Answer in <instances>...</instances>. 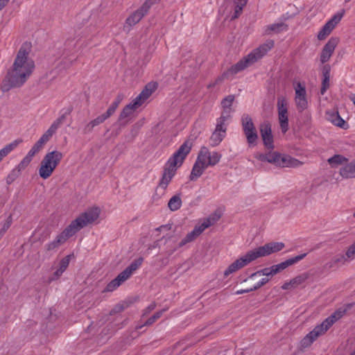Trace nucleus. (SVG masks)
Returning a JSON list of instances; mask_svg holds the SVG:
<instances>
[{
    "instance_id": "c9c22d12",
    "label": "nucleus",
    "mask_w": 355,
    "mask_h": 355,
    "mask_svg": "<svg viewBox=\"0 0 355 355\" xmlns=\"http://www.w3.org/2000/svg\"><path fill=\"white\" fill-rule=\"evenodd\" d=\"M234 100V95H229L223 98L221 101V105L223 110L231 111V106Z\"/></svg>"
},
{
    "instance_id": "e433bc0d",
    "label": "nucleus",
    "mask_w": 355,
    "mask_h": 355,
    "mask_svg": "<svg viewBox=\"0 0 355 355\" xmlns=\"http://www.w3.org/2000/svg\"><path fill=\"white\" fill-rule=\"evenodd\" d=\"M309 277L308 274L303 273L300 275H298L295 277V278L292 279L291 284H293V287H296L300 284H302L303 282H304Z\"/></svg>"
},
{
    "instance_id": "20e7f679",
    "label": "nucleus",
    "mask_w": 355,
    "mask_h": 355,
    "mask_svg": "<svg viewBox=\"0 0 355 355\" xmlns=\"http://www.w3.org/2000/svg\"><path fill=\"white\" fill-rule=\"evenodd\" d=\"M306 254L307 253H303L288 259L280 263L273 265L269 268H265L263 269L259 270L252 273L248 278L244 279L243 282L247 283L250 288H252L253 286L256 284V282L259 280V278L262 277V275L274 276L288 266H292L302 260L306 256Z\"/></svg>"
},
{
    "instance_id": "7c9ffc66",
    "label": "nucleus",
    "mask_w": 355,
    "mask_h": 355,
    "mask_svg": "<svg viewBox=\"0 0 355 355\" xmlns=\"http://www.w3.org/2000/svg\"><path fill=\"white\" fill-rule=\"evenodd\" d=\"M278 119L282 132H286L288 130V113L278 114Z\"/></svg>"
},
{
    "instance_id": "49530a36",
    "label": "nucleus",
    "mask_w": 355,
    "mask_h": 355,
    "mask_svg": "<svg viewBox=\"0 0 355 355\" xmlns=\"http://www.w3.org/2000/svg\"><path fill=\"white\" fill-rule=\"evenodd\" d=\"M165 310L163 309L154 313L150 318H149L146 321L145 324L151 325L152 324H153L157 320H158L162 315V313Z\"/></svg>"
},
{
    "instance_id": "4468645a",
    "label": "nucleus",
    "mask_w": 355,
    "mask_h": 355,
    "mask_svg": "<svg viewBox=\"0 0 355 355\" xmlns=\"http://www.w3.org/2000/svg\"><path fill=\"white\" fill-rule=\"evenodd\" d=\"M284 248V243L282 242L268 243L263 246L257 248L260 257L279 252Z\"/></svg>"
},
{
    "instance_id": "680f3d73",
    "label": "nucleus",
    "mask_w": 355,
    "mask_h": 355,
    "mask_svg": "<svg viewBox=\"0 0 355 355\" xmlns=\"http://www.w3.org/2000/svg\"><path fill=\"white\" fill-rule=\"evenodd\" d=\"M119 286L115 282L114 279H112L105 287L104 291L105 292H112L114 291Z\"/></svg>"
},
{
    "instance_id": "a878e982",
    "label": "nucleus",
    "mask_w": 355,
    "mask_h": 355,
    "mask_svg": "<svg viewBox=\"0 0 355 355\" xmlns=\"http://www.w3.org/2000/svg\"><path fill=\"white\" fill-rule=\"evenodd\" d=\"M284 162V156L282 157L279 153L276 152L268 153V162L282 166V164L285 163Z\"/></svg>"
},
{
    "instance_id": "7ed1b4c3",
    "label": "nucleus",
    "mask_w": 355,
    "mask_h": 355,
    "mask_svg": "<svg viewBox=\"0 0 355 355\" xmlns=\"http://www.w3.org/2000/svg\"><path fill=\"white\" fill-rule=\"evenodd\" d=\"M274 44L273 40H267L264 44L253 50L250 53L244 57L242 60H239L236 64L232 66L225 73H223V76H226L229 74H236L238 72L243 71L248 66L254 64L264 56L274 46Z\"/></svg>"
},
{
    "instance_id": "69168bd1",
    "label": "nucleus",
    "mask_w": 355,
    "mask_h": 355,
    "mask_svg": "<svg viewBox=\"0 0 355 355\" xmlns=\"http://www.w3.org/2000/svg\"><path fill=\"white\" fill-rule=\"evenodd\" d=\"M330 33H329L323 27L320 31L318 34V39L319 40H324L327 36H328Z\"/></svg>"
},
{
    "instance_id": "9d476101",
    "label": "nucleus",
    "mask_w": 355,
    "mask_h": 355,
    "mask_svg": "<svg viewBox=\"0 0 355 355\" xmlns=\"http://www.w3.org/2000/svg\"><path fill=\"white\" fill-rule=\"evenodd\" d=\"M74 231L72 230L69 225L57 236L55 239L45 245L46 251H53L56 250L60 245L63 244L69 238L74 235Z\"/></svg>"
},
{
    "instance_id": "f8f14e48",
    "label": "nucleus",
    "mask_w": 355,
    "mask_h": 355,
    "mask_svg": "<svg viewBox=\"0 0 355 355\" xmlns=\"http://www.w3.org/2000/svg\"><path fill=\"white\" fill-rule=\"evenodd\" d=\"M338 42V37H331L324 46L320 54V62L322 64L327 62L330 59Z\"/></svg>"
},
{
    "instance_id": "a18cd8bd",
    "label": "nucleus",
    "mask_w": 355,
    "mask_h": 355,
    "mask_svg": "<svg viewBox=\"0 0 355 355\" xmlns=\"http://www.w3.org/2000/svg\"><path fill=\"white\" fill-rule=\"evenodd\" d=\"M12 223V216L10 215L5 223L3 224L2 227L0 229V239L2 238L5 232L8 230Z\"/></svg>"
},
{
    "instance_id": "6e6d98bb",
    "label": "nucleus",
    "mask_w": 355,
    "mask_h": 355,
    "mask_svg": "<svg viewBox=\"0 0 355 355\" xmlns=\"http://www.w3.org/2000/svg\"><path fill=\"white\" fill-rule=\"evenodd\" d=\"M40 151V150L38 148V147L33 145L31 149L28 151V154L26 155V157L31 162L33 157Z\"/></svg>"
},
{
    "instance_id": "3c124183",
    "label": "nucleus",
    "mask_w": 355,
    "mask_h": 355,
    "mask_svg": "<svg viewBox=\"0 0 355 355\" xmlns=\"http://www.w3.org/2000/svg\"><path fill=\"white\" fill-rule=\"evenodd\" d=\"M31 162L26 157L19 162V164L15 167L19 172L24 171Z\"/></svg>"
},
{
    "instance_id": "338daca9",
    "label": "nucleus",
    "mask_w": 355,
    "mask_h": 355,
    "mask_svg": "<svg viewBox=\"0 0 355 355\" xmlns=\"http://www.w3.org/2000/svg\"><path fill=\"white\" fill-rule=\"evenodd\" d=\"M331 67L329 64H325L322 67V76L330 77Z\"/></svg>"
},
{
    "instance_id": "6ab92c4d",
    "label": "nucleus",
    "mask_w": 355,
    "mask_h": 355,
    "mask_svg": "<svg viewBox=\"0 0 355 355\" xmlns=\"http://www.w3.org/2000/svg\"><path fill=\"white\" fill-rule=\"evenodd\" d=\"M227 127H222L221 125H216L214 132L212 133L209 141L213 147L218 146L224 139Z\"/></svg>"
},
{
    "instance_id": "f3484780",
    "label": "nucleus",
    "mask_w": 355,
    "mask_h": 355,
    "mask_svg": "<svg viewBox=\"0 0 355 355\" xmlns=\"http://www.w3.org/2000/svg\"><path fill=\"white\" fill-rule=\"evenodd\" d=\"M349 262L345 254H340L334 257L331 261L323 266V270L325 271L336 270L340 266Z\"/></svg>"
},
{
    "instance_id": "4be33fe9",
    "label": "nucleus",
    "mask_w": 355,
    "mask_h": 355,
    "mask_svg": "<svg viewBox=\"0 0 355 355\" xmlns=\"http://www.w3.org/2000/svg\"><path fill=\"white\" fill-rule=\"evenodd\" d=\"M108 117L105 115V113L98 116L96 119L89 121L84 128L83 133L89 134L93 131L94 127L103 123L105 120H107Z\"/></svg>"
},
{
    "instance_id": "f03ea898",
    "label": "nucleus",
    "mask_w": 355,
    "mask_h": 355,
    "mask_svg": "<svg viewBox=\"0 0 355 355\" xmlns=\"http://www.w3.org/2000/svg\"><path fill=\"white\" fill-rule=\"evenodd\" d=\"M192 143L186 140L178 149V150L169 158L166 162L162 177L159 181V187L164 190L175 175L177 168L182 166L187 155L191 152Z\"/></svg>"
},
{
    "instance_id": "774afa93",
    "label": "nucleus",
    "mask_w": 355,
    "mask_h": 355,
    "mask_svg": "<svg viewBox=\"0 0 355 355\" xmlns=\"http://www.w3.org/2000/svg\"><path fill=\"white\" fill-rule=\"evenodd\" d=\"M224 76H225L223 75L222 76L218 77L214 82H212V83H209L207 85V87L208 88H212V87H215V85H216L217 84L221 83L224 80Z\"/></svg>"
},
{
    "instance_id": "ddd939ff",
    "label": "nucleus",
    "mask_w": 355,
    "mask_h": 355,
    "mask_svg": "<svg viewBox=\"0 0 355 355\" xmlns=\"http://www.w3.org/2000/svg\"><path fill=\"white\" fill-rule=\"evenodd\" d=\"M260 133L263 141V144L268 150L274 148L273 137L272 135L271 125L269 123H264L261 125Z\"/></svg>"
},
{
    "instance_id": "473e14b6",
    "label": "nucleus",
    "mask_w": 355,
    "mask_h": 355,
    "mask_svg": "<svg viewBox=\"0 0 355 355\" xmlns=\"http://www.w3.org/2000/svg\"><path fill=\"white\" fill-rule=\"evenodd\" d=\"M285 163L282 164V167H297L302 165V162L297 159L293 158L290 156H284Z\"/></svg>"
},
{
    "instance_id": "aec40b11",
    "label": "nucleus",
    "mask_w": 355,
    "mask_h": 355,
    "mask_svg": "<svg viewBox=\"0 0 355 355\" xmlns=\"http://www.w3.org/2000/svg\"><path fill=\"white\" fill-rule=\"evenodd\" d=\"M326 118L328 121L331 122L334 125H335L339 128H341L344 130H347L348 128V125L340 117V116L338 114V112L327 111L326 112Z\"/></svg>"
},
{
    "instance_id": "4d7b16f0",
    "label": "nucleus",
    "mask_w": 355,
    "mask_h": 355,
    "mask_svg": "<svg viewBox=\"0 0 355 355\" xmlns=\"http://www.w3.org/2000/svg\"><path fill=\"white\" fill-rule=\"evenodd\" d=\"M40 151V150L38 148V147L33 145L31 149L28 151V154L26 155V157L31 162L33 157Z\"/></svg>"
},
{
    "instance_id": "e2e57ef3",
    "label": "nucleus",
    "mask_w": 355,
    "mask_h": 355,
    "mask_svg": "<svg viewBox=\"0 0 355 355\" xmlns=\"http://www.w3.org/2000/svg\"><path fill=\"white\" fill-rule=\"evenodd\" d=\"M352 306V304H347V309H339L338 310L335 311L334 313L337 316V318L340 319L344 315V314L346 313L347 309H349Z\"/></svg>"
},
{
    "instance_id": "39448f33",
    "label": "nucleus",
    "mask_w": 355,
    "mask_h": 355,
    "mask_svg": "<svg viewBox=\"0 0 355 355\" xmlns=\"http://www.w3.org/2000/svg\"><path fill=\"white\" fill-rule=\"evenodd\" d=\"M62 157V153L58 150H53L46 154L39 168L40 176L44 180L49 178L60 164Z\"/></svg>"
},
{
    "instance_id": "412c9836",
    "label": "nucleus",
    "mask_w": 355,
    "mask_h": 355,
    "mask_svg": "<svg viewBox=\"0 0 355 355\" xmlns=\"http://www.w3.org/2000/svg\"><path fill=\"white\" fill-rule=\"evenodd\" d=\"M259 257L260 256L257 251V249L255 248L252 250L248 251L245 255L242 256L238 259L239 261H240L241 267L243 268L244 266H247L248 264H249L250 263Z\"/></svg>"
},
{
    "instance_id": "a19ab883",
    "label": "nucleus",
    "mask_w": 355,
    "mask_h": 355,
    "mask_svg": "<svg viewBox=\"0 0 355 355\" xmlns=\"http://www.w3.org/2000/svg\"><path fill=\"white\" fill-rule=\"evenodd\" d=\"M230 110H223L221 116L217 120L216 125H221L222 127H226L225 122L230 117Z\"/></svg>"
},
{
    "instance_id": "5fc2aeb1",
    "label": "nucleus",
    "mask_w": 355,
    "mask_h": 355,
    "mask_svg": "<svg viewBox=\"0 0 355 355\" xmlns=\"http://www.w3.org/2000/svg\"><path fill=\"white\" fill-rule=\"evenodd\" d=\"M40 151V150L38 148V147L33 145L31 149L28 151V154L26 155V157L31 162L33 157Z\"/></svg>"
},
{
    "instance_id": "6e6552de",
    "label": "nucleus",
    "mask_w": 355,
    "mask_h": 355,
    "mask_svg": "<svg viewBox=\"0 0 355 355\" xmlns=\"http://www.w3.org/2000/svg\"><path fill=\"white\" fill-rule=\"evenodd\" d=\"M76 45V42L73 39L66 42V48L62 54V58L59 63L61 69H66L69 68L76 61L77 55L75 54L73 50Z\"/></svg>"
},
{
    "instance_id": "0eeeda50",
    "label": "nucleus",
    "mask_w": 355,
    "mask_h": 355,
    "mask_svg": "<svg viewBox=\"0 0 355 355\" xmlns=\"http://www.w3.org/2000/svg\"><path fill=\"white\" fill-rule=\"evenodd\" d=\"M153 4V0H146L139 9L126 19L123 28V31L128 32L132 26L137 24L147 14Z\"/></svg>"
},
{
    "instance_id": "393cba45",
    "label": "nucleus",
    "mask_w": 355,
    "mask_h": 355,
    "mask_svg": "<svg viewBox=\"0 0 355 355\" xmlns=\"http://www.w3.org/2000/svg\"><path fill=\"white\" fill-rule=\"evenodd\" d=\"M206 168H207V167H205V166L195 162L193 166L191 173L189 176V180L191 181L196 180L198 178H200L203 174V173Z\"/></svg>"
},
{
    "instance_id": "b1692460",
    "label": "nucleus",
    "mask_w": 355,
    "mask_h": 355,
    "mask_svg": "<svg viewBox=\"0 0 355 355\" xmlns=\"http://www.w3.org/2000/svg\"><path fill=\"white\" fill-rule=\"evenodd\" d=\"M208 156H209V149L205 146H202V147H201V148L198 153L196 162L198 163V164H200V165L207 168L209 166Z\"/></svg>"
},
{
    "instance_id": "4c0bfd02",
    "label": "nucleus",
    "mask_w": 355,
    "mask_h": 355,
    "mask_svg": "<svg viewBox=\"0 0 355 355\" xmlns=\"http://www.w3.org/2000/svg\"><path fill=\"white\" fill-rule=\"evenodd\" d=\"M346 161L347 159L340 155H335L334 156L330 157L328 159V162L329 163V164L332 166L343 164L344 162Z\"/></svg>"
},
{
    "instance_id": "37998d69",
    "label": "nucleus",
    "mask_w": 355,
    "mask_h": 355,
    "mask_svg": "<svg viewBox=\"0 0 355 355\" xmlns=\"http://www.w3.org/2000/svg\"><path fill=\"white\" fill-rule=\"evenodd\" d=\"M198 235L196 234V232L193 230L190 233L187 234V235L182 240L180 243V247L183 246L184 245L193 241Z\"/></svg>"
},
{
    "instance_id": "0e129e2a",
    "label": "nucleus",
    "mask_w": 355,
    "mask_h": 355,
    "mask_svg": "<svg viewBox=\"0 0 355 355\" xmlns=\"http://www.w3.org/2000/svg\"><path fill=\"white\" fill-rule=\"evenodd\" d=\"M64 271L60 269V268L54 272L53 277L49 279V282H52L55 279H58Z\"/></svg>"
},
{
    "instance_id": "864d4df0",
    "label": "nucleus",
    "mask_w": 355,
    "mask_h": 355,
    "mask_svg": "<svg viewBox=\"0 0 355 355\" xmlns=\"http://www.w3.org/2000/svg\"><path fill=\"white\" fill-rule=\"evenodd\" d=\"M306 96V90L304 87L301 85L300 83L297 84V87L295 88V97H305Z\"/></svg>"
},
{
    "instance_id": "5701e85b",
    "label": "nucleus",
    "mask_w": 355,
    "mask_h": 355,
    "mask_svg": "<svg viewBox=\"0 0 355 355\" xmlns=\"http://www.w3.org/2000/svg\"><path fill=\"white\" fill-rule=\"evenodd\" d=\"M340 175L344 178H355V160L341 167Z\"/></svg>"
},
{
    "instance_id": "1a4fd4ad",
    "label": "nucleus",
    "mask_w": 355,
    "mask_h": 355,
    "mask_svg": "<svg viewBox=\"0 0 355 355\" xmlns=\"http://www.w3.org/2000/svg\"><path fill=\"white\" fill-rule=\"evenodd\" d=\"M242 126L247 141L250 146L255 145L258 139V134L252 120L249 115H243Z\"/></svg>"
},
{
    "instance_id": "ea45409f",
    "label": "nucleus",
    "mask_w": 355,
    "mask_h": 355,
    "mask_svg": "<svg viewBox=\"0 0 355 355\" xmlns=\"http://www.w3.org/2000/svg\"><path fill=\"white\" fill-rule=\"evenodd\" d=\"M295 103L299 112L304 111L307 107V101L305 97H295Z\"/></svg>"
},
{
    "instance_id": "13d9d810",
    "label": "nucleus",
    "mask_w": 355,
    "mask_h": 355,
    "mask_svg": "<svg viewBox=\"0 0 355 355\" xmlns=\"http://www.w3.org/2000/svg\"><path fill=\"white\" fill-rule=\"evenodd\" d=\"M40 151V150L38 148V147L33 145L31 149L28 151V154L26 155V157L31 162L33 157Z\"/></svg>"
},
{
    "instance_id": "9b49d317",
    "label": "nucleus",
    "mask_w": 355,
    "mask_h": 355,
    "mask_svg": "<svg viewBox=\"0 0 355 355\" xmlns=\"http://www.w3.org/2000/svg\"><path fill=\"white\" fill-rule=\"evenodd\" d=\"M157 89V84L155 83H150L147 84L142 92L133 100L130 104L135 108H138L141 106Z\"/></svg>"
},
{
    "instance_id": "c85d7f7f",
    "label": "nucleus",
    "mask_w": 355,
    "mask_h": 355,
    "mask_svg": "<svg viewBox=\"0 0 355 355\" xmlns=\"http://www.w3.org/2000/svg\"><path fill=\"white\" fill-rule=\"evenodd\" d=\"M248 0H234V12L232 19H236L240 16L243 7L246 5Z\"/></svg>"
},
{
    "instance_id": "8fccbe9b",
    "label": "nucleus",
    "mask_w": 355,
    "mask_h": 355,
    "mask_svg": "<svg viewBox=\"0 0 355 355\" xmlns=\"http://www.w3.org/2000/svg\"><path fill=\"white\" fill-rule=\"evenodd\" d=\"M287 26L284 23H278V24H274L270 25L268 27V30L271 31H275L277 33H279V31H282L284 28L286 29Z\"/></svg>"
},
{
    "instance_id": "f704fd0d",
    "label": "nucleus",
    "mask_w": 355,
    "mask_h": 355,
    "mask_svg": "<svg viewBox=\"0 0 355 355\" xmlns=\"http://www.w3.org/2000/svg\"><path fill=\"white\" fill-rule=\"evenodd\" d=\"M221 158V155L217 152H213L211 154L209 151L208 164L209 166H214L218 164Z\"/></svg>"
},
{
    "instance_id": "c03bdc74",
    "label": "nucleus",
    "mask_w": 355,
    "mask_h": 355,
    "mask_svg": "<svg viewBox=\"0 0 355 355\" xmlns=\"http://www.w3.org/2000/svg\"><path fill=\"white\" fill-rule=\"evenodd\" d=\"M74 257V254L72 253V254H70L64 257L63 259H62L60 262L59 268L60 269H62V270L65 271L66 269L67 268V267L69 266V264L71 257Z\"/></svg>"
},
{
    "instance_id": "c756f323",
    "label": "nucleus",
    "mask_w": 355,
    "mask_h": 355,
    "mask_svg": "<svg viewBox=\"0 0 355 355\" xmlns=\"http://www.w3.org/2000/svg\"><path fill=\"white\" fill-rule=\"evenodd\" d=\"M277 106L278 114L288 113V103L285 97L278 96Z\"/></svg>"
},
{
    "instance_id": "09e8293b",
    "label": "nucleus",
    "mask_w": 355,
    "mask_h": 355,
    "mask_svg": "<svg viewBox=\"0 0 355 355\" xmlns=\"http://www.w3.org/2000/svg\"><path fill=\"white\" fill-rule=\"evenodd\" d=\"M264 276H265V277H262V278L260 277L259 280L256 282V284H254V288H255V290H257L259 288H261V286H263V285L266 284L270 281V278L272 277V276H268V275H264Z\"/></svg>"
},
{
    "instance_id": "72a5a7b5",
    "label": "nucleus",
    "mask_w": 355,
    "mask_h": 355,
    "mask_svg": "<svg viewBox=\"0 0 355 355\" xmlns=\"http://www.w3.org/2000/svg\"><path fill=\"white\" fill-rule=\"evenodd\" d=\"M136 110L132 105L129 103L126 106L124 107L123 110L121 112L119 121H123L124 119L129 116L130 114H132V112Z\"/></svg>"
},
{
    "instance_id": "052dcab7",
    "label": "nucleus",
    "mask_w": 355,
    "mask_h": 355,
    "mask_svg": "<svg viewBox=\"0 0 355 355\" xmlns=\"http://www.w3.org/2000/svg\"><path fill=\"white\" fill-rule=\"evenodd\" d=\"M344 14V11L342 13H338L335 15L330 20L329 22H331V24L335 27L336 24L341 20Z\"/></svg>"
},
{
    "instance_id": "de8ad7c7",
    "label": "nucleus",
    "mask_w": 355,
    "mask_h": 355,
    "mask_svg": "<svg viewBox=\"0 0 355 355\" xmlns=\"http://www.w3.org/2000/svg\"><path fill=\"white\" fill-rule=\"evenodd\" d=\"M345 256L349 261L355 258V241L347 248Z\"/></svg>"
},
{
    "instance_id": "423d86ee",
    "label": "nucleus",
    "mask_w": 355,
    "mask_h": 355,
    "mask_svg": "<svg viewBox=\"0 0 355 355\" xmlns=\"http://www.w3.org/2000/svg\"><path fill=\"white\" fill-rule=\"evenodd\" d=\"M99 214L100 209L98 207L89 209L73 220L69 227L76 234L81 228L94 222L99 217Z\"/></svg>"
},
{
    "instance_id": "2eb2a0df",
    "label": "nucleus",
    "mask_w": 355,
    "mask_h": 355,
    "mask_svg": "<svg viewBox=\"0 0 355 355\" xmlns=\"http://www.w3.org/2000/svg\"><path fill=\"white\" fill-rule=\"evenodd\" d=\"M65 119L66 114H64L61 115L51 124L50 128L42 135L40 139L45 143L48 142L53 135L56 132V130L61 126L62 124H63Z\"/></svg>"
},
{
    "instance_id": "bb28decb",
    "label": "nucleus",
    "mask_w": 355,
    "mask_h": 355,
    "mask_svg": "<svg viewBox=\"0 0 355 355\" xmlns=\"http://www.w3.org/2000/svg\"><path fill=\"white\" fill-rule=\"evenodd\" d=\"M338 320L337 316L333 313L318 326L325 333Z\"/></svg>"
},
{
    "instance_id": "f257e3e1",
    "label": "nucleus",
    "mask_w": 355,
    "mask_h": 355,
    "mask_svg": "<svg viewBox=\"0 0 355 355\" xmlns=\"http://www.w3.org/2000/svg\"><path fill=\"white\" fill-rule=\"evenodd\" d=\"M28 46L23 44L17 53L12 67L8 70L2 82L3 92H8L12 88L21 87L31 75L35 65L34 62L28 58Z\"/></svg>"
},
{
    "instance_id": "a211bd4d",
    "label": "nucleus",
    "mask_w": 355,
    "mask_h": 355,
    "mask_svg": "<svg viewBox=\"0 0 355 355\" xmlns=\"http://www.w3.org/2000/svg\"><path fill=\"white\" fill-rule=\"evenodd\" d=\"M324 333L317 325L311 331H310L302 340L301 347L306 348L311 345V344L320 336Z\"/></svg>"
},
{
    "instance_id": "dca6fc26",
    "label": "nucleus",
    "mask_w": 355,
    "mask_h": 355,
    "mask_svg": "<svg viewBox=\"0 0 355 355\" xmlns=\"http://www.w3.org/2000/svg\"><path fill=\"white\" fill-rule=\"evenodd\" d=\"M144 261V259L142 257H139L137 259H135L129 266H128L123 271L120 272L117 277L124 282L126 281L132 274L136 271L139 267L142 264Z\"/></svg>"
},
{
    "instance_id": "2f4dec72",
    "label": "nucleus",
    "mask_w": 355,
    "mask_h": 355,
    "mask_svg": "<svg viewBox=\"0 0 355 355\" xmlns=\"http://www.w3.org/2000/svg\"><path fill=\"white\" fill-rule=\"evenodd\" d=\"M242 268L241 265L240 263V261L237 259L236 261H234L233 263H232L227 268L224 272V276L227 277L230 274L240 270Z\"/></svg>"
},
{
    "instance_id": "603ef678",
    "label": "nucleus",
    "mask_w": 355,
    "mask_h": 355,
    "mask_svg": "<svg viewBox=\"0 0 355 355\" xmlns=\"http://www.w3.org/2000/svg\"><path fill=\"white\" fill-rule=\"evenodd\" d=\"M329 79L330 77L323 76L322 87L320 89V93L322 95H323L326 92L327 89L329 87Z\"/></svg>"
},
{
    "instance_id": "58836bf2",
    "label": "nucleus",
    "mask_w": 355,
    "mask_h": 355,
    "mask_svg": "<svg viewBox=\"0 0 355 355\" xmlns=\"http://www.w3.org/2000/svg\"><path fill=\"white\" fill-rule=\"evenodd\" d=\"M213 225V221L205 220L200 225L196 226L193 229L197 235H200L206 228Z\"/></svg>"
},
{
    "instance_id": "79ce46f5",
    "label": "nucleus",
    "mask_w": 355,
    "mask_h": 355,
    "mask_svg": "<svg viewBox=\"0 0 355 355\" xmlns=\"http://www.w3.org/2000/svg\"><path fill=\"white\" fill-rule=\"evenodd\" d=\"M20 173L21 172L17 168L12 169L6 178V183L8 184H12L19 176Z\"/></svg>"
},
{
    "instance_id": "cd10ccee",
    "label": "nucleus",
    "mask_w": 355,
    "mask_h": 355,
    "mask_svg": "<svg viewBox=\"0 0 355 355\" xmlns=\"http://www.w3.org/2000/svg\"><path fill=\"white\" fill-rule=\"evenodd\" d=\"M182 203L180 194H176L169 200L168 207L171 211H175L181 207Z\"/></svg>"
},
{
    "instance_id": "bf43d9fd",
    "label": "nucleus",
    "mask_w": 355,
    "mask_h": 355,
    "mask_svg": "<svg viewBox=\"0 0 355 355\" xmlns=\"http://www.w3.org/2000/svg\"><path fill=\"white\" fill-rule=\"evenodd\" d=\"M118 105H117V103H114L113 102L111 105L110 106V107L107 109V110L106 111V112H105V115L110 118L114 113V112L116 111V108L118 107Z\"/></svg>"
}]
</instances>
